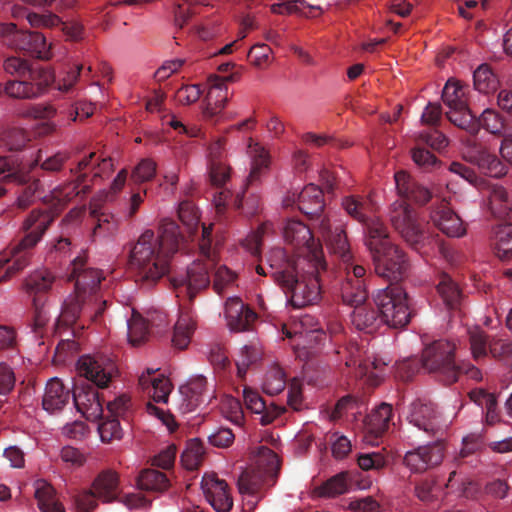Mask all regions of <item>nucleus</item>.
I'll return each mask as SVG.
<instances>
[{
	"label": "nucleus",
	"mask_w": 512,
	"mask_h": 512,
	"mask_svg": "<svg viewBox=\"0 0 512 512\" xmlns=\"http://www.w3.org/2000/svg\"><path fill=\"white\" fill-rule=\"evenodd\" d=\"M494 253L501 260L512 258V223L499 225L495 230Z\"/></svg>",
	"instance_id": "obj_42"
},
{
	"label": "nucleus",
	"mask_w": 512,
	"mask_h": 512,
	"mask_svg": "<svg viewBox=\"0 0 512 512\" xmlns=\"http://www.w3.org/2000/svg\"><path fill=\"white\" fill-rule=\"evenodd\" d=\"M119 476L112 470L100 472L92 483L90 490L77 494L73 501L76 512H91L98 506L97 499L103 503L122 502L129 509L146 507L151 500L139 494H127L119 498Z\"/></svg>",
	"instance_id": "obj_8"
},
{
	"label": "nucleus",
	"mask_w": 512,
	"mask_h": 512,
	"mask_svg": "<svg viewBox=\"0 0 512 512\" xmlns=\"http://www.w3.org/2000/svg\"><path fill=\"white\" fill-rule=\"evenodd\" d=\"M394 179L396 189L402 199L391 205L390 221L402 238L417 250L424 240V234L416 220L415 211L405 200L423 205L431 199L432 194L426 187L414 181L405 171L396 172Z\"/></svg>",
	"instance_id": "obj_3"
},
{
	"label": "nucleus",
	"mask_w": 512,
	"mask_h": 512,
	"mask_svg": "<svg viewBox=\"0 0 512 512\" xmlns=\"http://www.w3.org/2000/svg\"><path fill=\"white\" fill-rule=\"evenodd\" d=\"M329 442L332 446V454L337 459H343L351 451V442L344 435L333 433L329 438Z\"/></svg>",
	"instance_id": "obj_64"
},
{
	"label": "nucleus",
	"mask_w": 512,
	"mask_h": 512,
	"mask_svg": "<svg viewBox=\"0 0 512 512\" xmlns=\"http://www.w3.org/2000/svg\"><path fill=\"white\" fill-rule=\"evenodd\" d=\"M470 349L475 361H479L487 356L488 350L494 354V350L488 342V335L479 329L469 332Z\"/></svg>",
	"instance_id": "obj_47"
},
{
	"label": "nucleus",
	"mask_w": 512,
	"mask_h": 512,
	"mask_svg": "<svg viewBox=\"0 0 512 512\" xmlns=\"http://www.w3.org/2000/svg\"><path fill=\"white\" fill-rule=\"evenodd\" d=\"M443 457L444 445L441 441H436L408 451L404 463L411 471L420 473L439 465Z\"/></svg>",
	"instance_id": "obj_20"
},
{
	"label": "nucleus",
	"mask_w": 512,
	"mask_h": 512,
	"mask_svg": "<svg viewBox=\"0 0 512 512\" xmlns=\"http://www.w3.org/2000/svg\"><path fill=\"white\" fill-rule=\"evenodd\" d=\"M68 279L75 282L74 293L89 300V304L105 301L100 294L101 282L105 279L103 272L88 266L85 254L77 256L71 262Z\"/></svg>",
	"instance_id": "obj_13"
},
{
	"label": "nucleus",
	"mask_w": 512,
	"mask_h": 512,
	"mask_svg": "<svg viewBox=\"0 0 512 512\" xmlns=\"http://www.w3.org/2000/svg\"><path fill=\"white\" fill-rule=\"evenodd\" d=\"M195 327L196 322L192 314L189 311H182L174 326L173 345L180 350L187 348Z\"/></svg>",
	"instance_id": "obj_36"
},
{
	"label": "nucleus",
	"mask_w": 512,
	"mask_h": 512,
	"mask_svg": "<svg viewBox=\"0 0 512 512\" xmlns=\"http://www.w3.org/2000/svg\"><path fill=\"white\" fill-rule=\"evenodd\" d=\"M411 155L414 163L424 171H431L440 164L433 153L420 145L411 150Z\"/></svg>",
	"instance_id": "obj_49"
},
{
	"label": "nucleus",
	"mask_w": 512,
	"mask_h": 512,
	"mask_svg": "<svg viewBox=\"0 0 512 512\" xmlns=\"http://www.w3.org/2000/svg\"><path fill=\"white\" fill-rule=\"evenodd\" d=\"M261 357L259 349L254 345H245L241 349L240 358L236 361L238 376L243 378L248 367Z\"/></svg>",
	"instance_id": "obj_52"
},
{
	"label": "nucleus",
	"mask_w": 512,
	"mask_h": 512,
	"mask_svg": "<svg viewBox=\"0 0 512 512\" xmlns=\"http://www.w3.org/2000/svg\"><path fill=\"white\" fill-rule=\"evenodd\" d=\"M137 485L140 490L162 493L168 489L170 482L165 473L154 469H146L139 474Z\"/></svg>",
	"instance_id": "obj_38"
},
{
	"label": "nucleus",
	"mask_w": 512,
	"mask_h": 512,
	"mask_svg": "<svg viewBox=\"0 0 512 512\" xmlns=\"http://www.w3.org/2000/svg\"><path fill=\"white\" fill-rule=\"evenodd\" d=\"M35 498L42 512H65L63 504L56 497L55 489L45 481L37 482Z\"/></svg>",
	"instance_id": "obj_35"
},
{
	"label": "nucleus",
	"mask_w": 512,
	"mask_h": 512,
	"mask_svg": "<svg viewBox=\"0 0 512 512\" xmlns=\"http://www.w3.org/2000/svg\"><path fill=\"white\" fill-rule=\"evenodd\" d=\"M330 250L348 263L352 256L346 232L341 223L332 222L329 217H320L315 225Z\"/></svg>",
	"instance_id": "obj_19"
},
{
	"label": "nucleus",
	"mask_w": 512,
	"mask_h": 512,
	"mask_svg": "<svg viewBox=\"0 0 512 512\" xmlns=\"http://www.w3.org/2000/svg\"><path fill=\"white\" fill-rule=\"evenodd\" d=\"M171 392V383L169 379L164 377L163 375H158L155 384H153V388L150 389V394H148L155 402L167 403L169 394Z\"/></svg>",
	"instance_id": "obj_62"
},
{
	"label": "nucleus",
	"mask_w": 512,
	"mask_h": 512,
	"mask_svg": "<svg viewBox=\"0 0 512 512\" xmlns=\"http://www.w3.org/2000/svg\"><path fill=\"white\" fill-rule=\"evenodd\" d=\"M225 316L229 328L237 332L251 330L258 318L253 309L246 306L242 300L236 297L229 298L226 301Z\"/></svg>",
	"instance_id": "obj_25"
},
{
	"label": "nucleus",
	"mask_w": 512,
	"mask_h": 512,
	"mask_svg": "<svg viewBox=\"0 0 512 512\" xmlns=\"http://www.w3.org/2000/svg\"><path fill=\"white\" fill-rule=\"evenodd\" d=\"M324 206L323 190L314 184L305 186L298 194V209L311 219H314L315 225L319 223L320 217H327L323 215Z\"/></svg>",
	"instance_id": "obj_27"
},
{
	"label": "nucleus",
	"mask_w": 512,
	"mask_h": 512,
	"mask_svg": "<svg viewBox=\"0 0 512 512\" xmlns=\"http://www.w3.org/2000/svg\"><path fill=\"white\" fill-rule=\"evenodd\" d=\"M249 153L252 159L251 171L247 178L249 184L258 181L261 175L269 168L270 156L259 143L249 144Z\"/></svg>",
	"instance_id": "obj_40"
},
{
	"label": "nucleus",
	"mask_w": 512,
	"mask_h": 512,
	"mask_svg": "<svg viewBox=\"0 0 512 512\" xmlns=\"http://www.w3.org/2000/svg\"><path fill=\"white\" fill-rule=\"evenodd\" d=\"M271 54L272 50L268 45L257 44L250 49L248 58L252 65L258 68H264L269 65Z\"/></svg>",
	"instance_id": "obj_59"
},
{
	"label": "nucleus",
	"mask_w": 512,
	"mask_h": 512,
	"mask_svg": "<svg viewBox=\"0 0 512 512\" xmlns=\"http://www.w3.org/2000/svg\"><path fill=\"white\" fill-rule=\"evenodd\" d=\"M128 339L133 346L141 345L148 337V324L137 312L133 311L127 321Z\"/></svg>",
	"instance_id": "obj_45"
},
{
	"label": "nucleus",
	"mask_w": 512,
	"mask_h": 512,
	"mask_svg": "<svg viewBox=\"0 0 512 512\" xmlns=\"http://www.w3.org/2000/svg\"><path fill=\"white\" fill-rule=\"evenodd\" d=\"M366 285L356 283L350 278H345L341 284V298L343 302L353 308L366 302L367 300Z\"/></svg>",
	"instance_id": "obj_43"
},
{
	"label": "nucleus",
	"mask_w": 512,
	"mask_h": 512,
	"mask_svg": "<svg viewBox=\"0 0 512 512\" xmlns=\"http://www.w3.org/2000/svg\"><path fill=\"white\" fill-rule=\"evenodd\" d=\"M179 242V226L170 219L161 222L158 235L152 230L143 232L130 254V265L136 271L138 281L151 285L167 274Z\"/></svg>",
	"instance_id": "obj_2"
},
{
	"label": "nucleus",
	"mask_w": 512,
	"mask_h": 512,
	"mask_svg": "<svg viewBox=\"0 0 512 512\" xmlns=\"http://www.w3.org/2000/svg\"><path fill=\"white\" fill-rule=\"evenodd\" d=\"M271 224L263 223L257 230L252 231L242 242L244 248L253 256H258L261 253L262 238Z\"/></svg>",
	"instance_id": "obj_54"
},
{
	"label": "nucleus",
	"mask_w": 512,
	"mask_h": 512,
	"mask_svg": "<svg viewBox=\"0 0 512 512\" xmlns=\"http://www.w3.org/2000/svg\"><path fill=\"white\" fill-rule=\"evenodd\" d=\"M379 229V226L372 229L366 246L372 254L375 272L391 284H397L407 275L409 263L404 252L391 243L387 229Z\"/></svg>",
	"instance_id": "obj_9"
},
{
	"label": "nucleus",
	"mask_w": 512,
	"mask_h": 512,
	"mask_svg": "<svg viewBox=\"0 0 512 512\" xmlns=\"http://www.w3.org/2000/svg\"><path fill=\"white\" fill-rule=\"evenodd\" d=\"M77 367L79 373L98 388L108 387L118 373L116 357L106 351L81 356Z\"/></svg>",
	"instance_id": "obj_14"
},
{
	"label": "nucleus",
	"mask_w": 512,
	"mask_h": 512,
	"mask_svg": "<svg viewBox=\"0 0 512 512\" xmlns=\"http://www.w3.org/2000/svg\"><path fill=\"white\" fill-rule=\"evenodd\" d=\"M0 139L9 148V150L12 151L22 149L29 140L26 131L20 128H10L5 130Z\"/></svg>",
	"instance_id": "obj_53"
},
{
	"label": "nucleus",
	"mask_w": 512,
	"mask_h": 512,
	"mask_svg": "<svg viewBox=\"0 0 512 512\" xmlns=\"http://www.w3.org/2000/svg\"><path fill=\"white\" fill-rule=\"evenodd\" d=\"M449 110L446 116L455 126L468 131L471 136L463 141L462 155L465 161L475 165L485 175L499 178L506 174V165L488 149L479 143L474 135L478 132V123L464 98H445Z\"/></svg>",
	"instance_id": "obj_4"
},
{
	"label": "nucleus",
	"mask_w": 512,
	"mask_h": 512,
	"mask_svg": "<svg viewBox=\"0 0 512 512\" xmlns=\"http://www.w3.org/2000/svg\"><path fill=\"white\" fill-rule=\"evenodd\" d=\"M71 390L55 377L48 380L42 397V407L50 414L60 412L70 401Z\"/></svg>",
	"instance_id": "obj_28"
},
{
	"label": "nucleus",
	"mask_w": 512,
	"mask_h": 512,
	"mask_svg": "<svg viewBox=\"0 0 512 512\" xmlns=\"http://www.w3.org/2000/svg\"><path fill=\"white\" fill-rule=\"evenodd\" d=\"M417 141L437 151H441L448 145L447 137L436 129L420 132L417 136Z\"/></svg>",
	"instance_id": "obj_55"
},
{
	"label": "nucleus",
	"mask_w": 512,
	"mask_h": 512,
	"mask_svg": "<svg viewBox=\"0 0 512 512\" xmlns=\"http://www.w3.org/2000/svg\"><path fill=\"white\" fill-rule=\"evenodd\" d=\"M81 69V65H76L72 68H69L68 70L59 73V75L56 76L55 91L61 93L70 92L71 88L73 87L78 78Z\"/></svg>",
	"instance_id": "obj_57"
},
{
	"label": "nucleus",
	"mask_w": 512,
	"mask_h": 512,
	"mask_svg": "<svg viewBox=\"0 0 512 512\" xmlns=\"http://www.w3.org/2000/svg\"><path fill=\"white\" fill-rule=\"evenodd\" d=\"M34 164L19 162L6 156H0V175L4 174L3 182L24 184L30 180V172Z\"/></svg>",
	"instance_id": "obj_32"
},
{
	"label": "nucleus",
	"mask_w": 512,
	"mask_h": 512,
	"mask_svg": "<svg viewBox=\"0 0 512 512\" xmlns=\"http://www.w3.org/2000/svg\"><path fill=\"white\" fill-rule=\"evenodd\" d=\"M23 185H26L21 193L18 195L16 205L20 209H26L34 202L36 193L40 188V181L30 175V180Z\"/></svg>",
	"instance_id": "obj_58"
},
{
	"label": "nucleus",
	"mask_w": 512,
	"mask_h": 512,
	"mask_svg": "<svg viewBox=\"0 0 512 512\" xmlns=\"http://www.w3.org/2000/svg\"><path fill=\"white\" fill-rule=\"evenodd\" d=\"M213 225H202L199 250L204 260H197L181 273L171 279L172 287L179 299L193 302L197 294L206 289L210 284V273L216 266V251L212 246Z\"/></svg>",
	"instance_id": "obj_6"
},
{
	"label": "nucleus",
	"mask_w": 512,
	"mask_h": 512,
	"mask_svg": "<svg viewBox=\"0 0 512 512\" xmlns=\"http://www.w3.org/2000/svg\"><path fill=\"white\" fill-rule=\"evenodd\" d=\"M284 239L287 243L301 249V254L296 257L312 258V253H320L322 250L314 247L313 235L310 228L298 220H289L283 228ZM295 257V255H293Z\"/></svg>",
	"instance_id": "obj_24"
},
{
	"label": "nucleus",
	"mask_w": 512,
	"mask_h": 512,
	"mask_svg": "<svg viewBox=\"0 0 512 512\" xmlns=\"http://www.w3.org/2000/svg\"><path fill=\"white\" fill-rule=\"evenodd\" d=\"M409 423L428 435L436 436L443 430L442 416L436 405L427 399H416L407 413Z\"/></svg>",
	"instance_id": "obj_17"
},
{
	"label": "nucleus",
	"mask_w": 512,
	"mask_h": 512,
	"mask_svg": "<svg viewBox=\"0 0 512 512\" xmlns=\"http://www.w3.org/2000/svg\"><path fill=\"white\" fill-rule=\"evenodd\" d=\"M280 469L277 454L270 448L261 446L255 467L243 471L238 479V490L243 495L255 496L264 487L275 484Z\"/></svg>",
	"instance_id": "obj_10"
},
{
	"label": "nucleus",
	"mask_w": 512,
	"mask_h": 512,
	"mask_svg": "<svg viewBox=\"0 0 512 512\" xmlns=\"http://www.w3.org/2000/svg\"><path fill=\"white\" fill-rule=\"evenodd\" d=\"M69 158H70L69 152H57L54 155L42 160L41 151H39L36 159L34 161L30 162L29 164H34V166L32 167V170L36 166L40 165V168L44 171L58 172L63 168L64 163Z\"/></svg>",
	"instance_id": "obj_48"
},
{
	"label": "nucleus",
	"mask_w": 512,
	"mask_h": 512,
	"mask_svg": "<svg viewBox=\"0 0 512 512\" xmlns=\"http://www.w3.org/2000/svg\"><path fill=\"white\" fill-rule=\"evenodd\" d=\"M456 344L448 339H438L427 344L421 356L422 367L444 385L456 383L462 374L470 379H482L481 371L473 364L455 360Z\"/></svg>",
	"instance_id": "obj_5"
},
{
	"label": "nucleus",
	"mask_w": 512,
	"mask_h": 512,
	"mask_svg": "<svg viewBox=\"0 0 512 512\" xmlns=\"http://www.w3.org/2000/svg\"><path fill=\"white\" fill-rule=\"evenodd\" d=\"M342 207L346 213L365 227L366 239L375 226L379 230L387 229L383 222L374 216L375 205L367 196L349 195L342 199Z\"/></svg>",
	"instance_id": "obj_18"
},
{
	"label": "nucleus",
	"mask_w": 512,
	"mask_h": 512,
	"mask_svg": "<svg viewBox=\"0 0 512 512\" xmlns=\"http://www.w3.org/2000/svg\"><path fill=\"white\" fill-rule=\"evenodd\" d=\"M235 274L226 266L218 267L214 272L213 289L216 293L222 294L224 289L233 283Z\"/></svg>",
	"instance_id": "obj_63"
},
{
	"label": "nucleus",
	"mask_w": 512,
	"mask_h": 512,
	"mask_svg": "<svg viewBox=\"0 0 512 512\" xmlns=\"http://www.w3.org/2000/svg\"><path fill=\"white\" fill-rule=\"evenodd\" d=\"M225 143V138L217 137L208 146L210 179L213 185L221 188L219 193L214 197L215 206L219 213L222 212L230 202L237 210L243 207V194L238 193L236 196H233L229 189L223 188V185L230 177V168L223 162L226 153Z\"/></svg>",
	"instance_id": "obj_11"
},
{
	"label": "nucleus",
	"mask_w": 512,
	"mask_h": 512,
	"mask_svg": "<svg viewBox=\"0 0 512 512\" xmlns=\"http://www.w3.org/2000/svg\"><path fill=\"white\" fill-rule=\"evenodd\" d=\"M99 433L103 442L122 437V429L117 418L107 419L99 425Z\"/></svg>",
	"instance_id": "obj_61"
},
{
	"label": "nucleus",
	"mask_w": 512,
	"mask_h": 512,
	"mask_svg": "<svg viewBox=\"0 0 512 512\" xmlns=\"http://www.w3.org/2000/svg\"><path fill=\"white\" fill-rule=\"evenodd\" d=\"M72 174H77V168L70 170ZM88 174L85 172H79L75 180L69 182L65 186L56 189L54 191V197L59 201L68 202L74 197L83 194L86 195L90 192V185L87 184Z\"/></svg>",
	"instance_id": "obj_37"
},
{
	"label": "nucleus",
	"mask_w": 512,
	"mask_h": 512,
	"mask_svg": "<svg viewBox=\"0 0 512 512\" xmlns=\"http://www.w3.org/2000/svg\"><path fill=\"white\" fill-rule=\"evenodd\" d=\"M53 221V215L47 210L35 209L31 211L22 225L23 231L26 232L25 236L11 244L7 252L0 254V268L12 261V265L0 277V283L7 281L28 266L31 250L42 239Z\"/></svg>",
	"instance_id": "obj_7"
},
{
	"label": "nucleus",
	"mask_w": 512,
	"mask_h": 512,
	"mask_svg": "<svg viewBox=\"0 0 512 512\" xmlns=\"http://www.w3.org/2000/svg\"><path fill=\"white\" fill-rule=\"evenodd\" d=\"M433 224L449 237H461L466 233L462 219L442 200L430 215Z\"/></svg>",
	"instance_id": "obj_26"
},
{
	"label": "nucleus",
	"mask_w": 512,
	"mask_h": 512,
	"mask_svg": "<svg viewBox=\"0 0 512 512\" xmlns=\"http://www.w3.org/2000/svg\"><path fill=\"white\" fill-rule=\"evenodd\" d=\"M474 88L481 94H493L497 91L499 82L487 64H481L473 73Z\"/></svg>",
	"instance_id": "obj_41"
},
{
	"label": "nucleus",
	"mask_w": 512,
	"mask_h": 512,
	"mask_svg": "<svg viewBox=\"0 0 512 512\" xmlns=\"http://www.w3.org/2000/svg\"><path fill=\"white\" fill-rule=\"evenodd\" d=\"M350 485L351 477L349 472H340L315 487L313 493L319 497L332 498L346 493Z\"/></svg>",
	"instance_id": "obj_34"
},
{
	"label": "nucleus",
	"mask_w": 512,
	"mask_h": 512,
	"mask_svg": "<svg viewBox=\"0 0 512 512\" xmlns=\"http://www.w3.org/2000/svg\"><path fill=\"white\" fill-rule=\"evenodd\" d=\"M437 291L449 310H457L460 307L463 300L462 292L449 275L441 277Z\"/></svg>",
	"instance_id": "obj_39"
},
{
	"label": "nucleus",
	"mask_w": 512,
	"mask_h": 512,
	"mask_svg": "<svg viewBox=\"0 0 512 512\" xmlns=\"http://www.w3.org/2000/svg\"><path fill=\"white\" fill-rule=\"evenodd\" d=\"M358 465L362 470H380L386 466V458L379 452L359 455Z\"/></svg>",
	"instance_id": "obj_60"
},
{
	"label": "nucleus",
	"mask_w": 512,
	"mask_h": 512,
	"mask_svg": "<svg viewBox=\"0 0 512 512\" xmlns=\"http://www.w3.org/2000/svg\"><path fill=\"white\" fill-rule=\"evenodd\" d=\"M55 281V276L46 269L36 270L30 273L24 280L23 289L32 299L34 310V324L36 328L43 327L46 317L43 311L45 294L48 293Z\"/></svg>",
	"instance_id": "obj_16"
},
{
	"label": "nucleus",
	"mask_w": 512,
	"mask_h": 512,
	"mask_svg": "<svg viewBox=\"0 0 512 512\" xmlns=\"http://www.w3.org/2000/svg\"><path fill=\"white\" fill-rule=\"evenodd\" d=\"M244 400L248 409L255 414H260V423L262 425L271 424L284 409L275 405L267 406L264 399L255 391L244 390Z\"/></svg>",
	"instance_id": "obj_31"
},
{
	"label": "nucleus",
	"mask_w": 512,
	"mask_h": 512,
	"mask_svg": "<svg viewBox=\"0 0 512 512\" xmlns=\"http://www.w3.org/2000/svg\"><path fill=\"white\" fill-rule=\"evenodd\" d=\"M74 405L89 421H98L103 415V406L97 389L91 385H76L72 392Z\"/></svg>",
	"instance_id": "obj_23"
},
{
	"label": "nucleus",
	"mask_w": 512,
	"mask_h": 512,
	"mask_svg": "<svg viewBox=\"0 0 512 512\" xmlns=\"http://www.w3.org/2000/svg\"><path fill=\"white\" fill-rule=\"evenodd\" d=\"M0 33L11 35V44L18 49L35 53L41 59L51 58L50 47L47 48L45 37L39 33L17 31L16 25L12 23L0 26Z\"/></svg>",
	"instance_id": "obj_22"
},
{
	"label": "nucleus",
	"mask_w": 512,
	"mask_h": 512,
	"mask_svg": "<svg viewBox=\"0 0 512 512\" xmlns=\"http://www.w3.org/2000/svg\"><path fill=\"white\" fill-rule=\"evenodd\" d=\"M207 380L203 376H197L191 379L186 385L180 387L182 403L180 410L182 413L194 411L205 401V392Z\"/></svg>",
	"instance_id": "obj_30"
},
{
	"label": "nucleus",
	"mask_w": 512,
	"mask_h": 512,
	"mask_svg": "<svg viewBox=\"0 0 512 512\" xmlns=\"http://www.w3.org/2000/svg\"><path fill=\"white\" fill-rule=\"evenodd\" d=\"M351 323L357 330L367 334L374 333L384 324L378 308L366 302L353 309Z\"/></svg>",
	"instance_id": "obj_29"
},
{
	"label": "nucleus",
	"mask_w": 512,
	"mask_h": 512,
	"mask_svg": "<svg viewBox=\"0 0 512 512\" xmlns=\"http://www.w3.org/2000/svg\"><path fill=\"white\" fill-rule=\"evenodd\" d=\"M489 208L491 213L498 218L512 215V192H508L503 186L493 185L489 189Z\"/></svg>",
	"instance_id": "obj_33"
},
{
	"label": "nucleus",
	"mask_w": 512,
	"mask_h": 512,
	"mask_svg": "<svg viewBox=\"0 0 512 512\" xmlns=\"http://www.w3.org/2000/svg\"><path fill=\"white\" fill-rule=\"evenodd\" d=\"M95 156L96 154L92 152L87 157L79 161L77 171L82 172L91 166L93 170V179L108 176L113 171V163L111 158H102L100 161L98 159V162L94 164L93 159Z\"/></svg>",
	"instance_id": "obj_46"
},
{
	"label": "nucleus",
	"mask_w": 512,
	"mask_h": 512,
	"mask_svg": "<svg viewBox=\"0 0 512 512\" xmlns=\"http://www.w3.org/2000/svg\"><path fill=\"white\" fill-rule=\"evenodd\" d=\"M392 419V406L387 403H382L375 413L371 416L370 422L372 429L378 433H384Z\"/></svg>",
	"instance_id": "obj_50"
},
{
	"label": "nucleus",
	"mask_w": 512,
	"mask_h": 512,
	"mask_svg": "<svg viewBox=\"0 0 512 512\" xmlns=\"http://www.w3.org/2000/svg\"><path fill=\"white\" fill-rule=\"evenodd\" d=\"M387 363L382 359L374 357L373 359L367 358L359 364L361 372L364 376L373 379L374 384H378L383 377V370Z\"/></svg>",
	"instance_id": "obj_56"
},
{
	"label": "nucleus",
	"mask_w": 512,
	"mask_h": 512,
	"mask_svg": "<svg viewBox=\"0 0 512 512\" xmlns=\"http://www.w3.org/2000/svg\"><path fill=\"white\" fill-rule=\"evenodd\" d=\"M204 447L198 439L187 442L186 448L181 454V463L188 470L197 469L203 461Z\"/></svg>",
	"instance_id": "obj_44"
},
{
	"label": "nucleus",
	"mask_w": 512,
	"mask_h": 512,
	"mask_svg": "<svg viewBox=\"0 0 512 512\" xmlns=\"http://www.w3.org/2000/svg\"><path fill=\"white\" fill-rule=\"evenodd\" d=\"M88 301L89 300L86 298L80 297L74 292L69 294L62 304L61 313L57 318V328L72 327L81 318L97 321L103 314L107 302L101 301L100 304H89Z\"/></svg>",
	"instance_id": "obj_15"
},
{
	"label": "nucleus",
	"mask_w": 512,
	"mask_h": 512,
	"mask_svg": "<svg viewBox=\"0 0 512 512\" xmlns=\"http://www.w3.org/2000/svg\"><path fill=\"white\" fill-rule=\"evenodd\" d=\"M374 303L385 325L402 328L409 323L412 313L409 309L407 293L400 285L390 284L378 290L374 296Z\"/></svg>",
	"instance_id": "obj_12"
},
{
	"label": "nucleus",
	"mask_w": 512,
	"mask_h": 512,
	"mask_svg": "<svg viewBox=\"0 0 512 512\" xmlns=\"http://www.w3.org/2000/svg\"><path fill=\"white\" fill-rule=\"evenodd\" d=\"M267 260L273 280L293 308L300 309L320 301L322 288L330 275L320 253H312V258L306 259L289 256L286 250L274 248L269 252Z\"/></svg>",
	"instance_id": "obj_1"
},
{
	"label": "nucleus",
	"mask_w": 512,
	"mask_h": 512,
	"mask_svg": "<svg viewBox=\"0 0 512 512\" xmlns=\"http://www.w3.org/2000/svg\"><path fill=\"white\" fill-rule=\"evenodd\" d=\"M201 487L207 501L217 512H229L233 506V499L228 490V484L215 473H206Z\"/></svg>",
	"instance_id": "obj_21"
},
{
	"label": "nucleus",
	"mask_w": 512,
	"mask_h": 512,
	"mask_svg": "<svg viewBox=\"0 0 512 512\" xmlns=\"http://www.w3.org/2000/svg\"><path fill=\"white\" fill-rule=\"evenodd\" d=\"M156 173V163L151 159H143L132 171L130 180L134 184H141L153 179Z\"/></svg>",
	"instance_id": "obj_51"
}]
</instances>
